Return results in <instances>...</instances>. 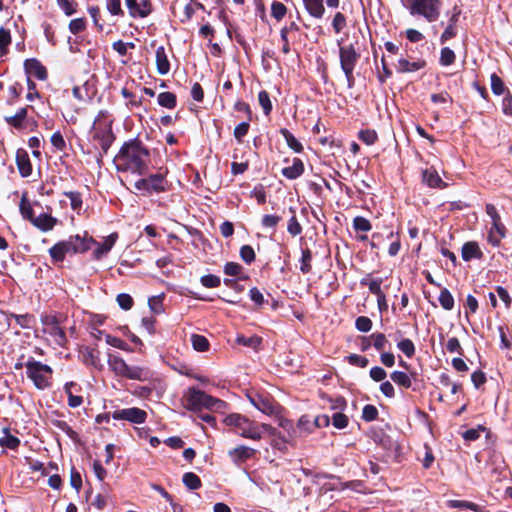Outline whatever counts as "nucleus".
I'll list each match as a JSON object with an SVG mask.
<instances>
[{
	"label": "nucleus",
	"mask_w": 512,
	"mask_h": 512,
	"mask_svg": "<svg viewBox=\"0 0 512 512\" xmlns=\"http://www.w3.org/2000/svg\"><path fill=\"white\" fill-rule=\"evenodd\" d=\"M149 162V150L139 140L124 143L114 158L118 171L139 175L147 171Z\"/></svg>",
	"instance_id": "nucleus-1"
},
{
	"label": "nucleus",
	"mask_w": 512,
	"mask_h": 512,
	"mask_svg": "<svg viewBox=\"0 0 512 512\" xmlns=\"http://www.w3.org/2000/svg\"><path fill=\"white\" fill-rule=\"evenodd\" d=\"M224 423L227 426L234 427L236 429L235 433L243 438L259 441L262 439L263 433H268L271 436L278 437L284 442H287V440L281 437V433L270 424L250 420L246 416L238 413L227 415L224 419Z\"/></svg>",
	"instance_id": "nucleus-2"
},
{
	"label": "nucleus",
	"mask_w": 512,
	"mask_h": 512,
	"mask_svg": "<svg viewBox=\"0 0 512 512\" xmlns=\"http://www.w3.org/2000/svg\"><path fill=\"white\" fill-rule=\"evenodd\" d=\"M19 208L22 217L31 222L33 226L42 232L52 230L58 222V220L51 215V208L48 205H46V210H41L39 214L36 215V211L33 210L27 194H23Z\"/></svg>",
	"instance_id": "nucleus-3"
},
{
	"label": "nucleus",
	"mask_w": 512,
	"mask_h": 512,
	"mask_svg": "<svg viewBox=\"0 0 512 512\" xmlns=\"http://www.w3.org/2000/svg\"><path fill=\"white\" fill-rule=\"evenodd\" d=\"M25 368L27 378L38 390H45L52 386L53 369L51 366L29 357L25 362Z\"/></svg>",
	"instance_id": "nucleus-4"
},
{
	"label": "nucleus",
	"mask_w": 512,
	"mask_h": 512,
	"mask_svg": "<svg viewBox=\"0 0 512 512\" xmlns=\"http://www.w3.org/2000/svg\"><path fill=\"white\" fill-rule=\"evenodd\" d=\"M185 401V407L191 411H201L203 408H218L223 403L220 399L214 398L195 387L189 388L185 395Z\"/></svg>",
	"instance_id": "nucleus-5"
},
{
	"label": "nucleus",
	"mask_w": 512,
	"mask_h": 512,
	"mask_svg": "<svg viewBox=\"0 0 512 512\" xmlns=\"http://www.w3.org/2000/svg\"><path fill=\"white\" fill-rule=\"evenodd\" d=\"M105 112H99L93 125V139L96 140L104 152H107L115 137L112 132L111 120L105 119Z\"/></svg>",
	"instance_id": "nucleus-6"
},
{
	"label": "nucleus",
	"mask_w": 512,
	"mask_h": 512,
	"mask_svg": "<svg viewBox=\"0 0 512 512\" xmlns=\"http://www.w3.org/2000/svg\"><path fill=\"white\" fill-rule=\"evenodd\" d=\"M440 0H412L409 11L412 16H422L428 22H435L440 16Z\"/></svg>",
	"instance_id": "nucleus-7"
},
{
	"label": "nucleus",
	"mask_w": 512,
	"mask_h": 512,
	"mask_svg": "<svg viewBox=\"0 0 512 512\" xmlns=\"http://www.w3.org/2000/svg\"><path fill=\"white\" fill-rule=\"evenodd\" d=\"M40 321L43 325V332L48 334L59 347H66L68 339L65 330L60 326V320L56 315L42 314Z\"/></svg>",
	"instance_id": "nucleus-8"
},
{
	"label": "nucleus",
	"mask_w": 512,
	"mask_h": 512,
	"mask_svg": "<svg viewBox=\"0 0 512 512\" xmlns=\"http://www.w3.org/2000/svg\"><path fill=\"white\" fill-rule=\"evenodd\" d=\"M340 63L347 80L350 82L353 76L354 67L358 61L359 55L352 45L341 46L339 50Z\"/></svg>",
	"instance_id": "nucleus-9"
},
{
	"label": "nucleus",
	"mask_w": 512,
	"mask_h": 512,
	"mask_svg": "<svg viewBox=\"0 0 512 512\" xmlns=\"http://www.w3.org/2000/svg\"><path fill=\"white\" fill-rule=\"evenodd\" d=\"M112 418L115 420H126L134 424H143L147 419L146 411L137 408L118 409L112 413Z\"/></svg>",
	"instance_id": "nucleus-10"
},
{
	"label": "nucleus",
	"mask_w": 512,
	"mask_h": 512,
	"mask_svg": "<svg viewBox=\"0 0 512 512\" xmlns=\"http://www.w3.org/2000/svg\"><path fill=\"white\" fill-rule=\"evenodd\" d=\"M166 181L162 173H157L148 178L141 179L135 183L138 190H146L148 192H160L166 189Z\"/></svg>",
	"instance_id": "nucleus-11"
},
{
	"label": "nucleus",
	"mask_w": 512,
	"mask_h": 512,
	"mask_svg": "<svg viewBox=\"0 0 512 512\" xmlns=\"http://www.w3.org/2000/svg\"><path fill=\"white\" fill-rule=\"evenodd\" d=\"M251 403L261 412L266 415H273L277 413L279 405L269 395L256 394L250 397Z\"/></svg>",
	"instance_id": "nucleus-12"
},
{
	"label": "nucleus",
	"mask_w": 512,
	"mask_h": 512,
	"mask_svg": "<svg viewBox=\"0 0 512 512\" xmlns=\"http://www.w3.org/2000/svg\"><path fill=\"white\" fill-rule=\"evenodd\" d=\"M66 241L71 254L85 253L92 244H96L92 237H81L80 235H72Z\"/></svg>",
	"instance_id": "nucleus-13"
},
{
	"label": "nucleus",
	"mask_w": 512,
	"mask_h": 512,
	"mask_svg": "<svg viewBox=\"0 0 512 512\" xmlns=\"http://www.w3.org/2000/svg\"><path fill=\"white\" fill-rule=\"evenodd\" d=\"M256 450L245 445H239L228 451V455L232 462L236 465H240L247 460L253 458L256 454Z\"/></svg>",
	"instance_id": "nucleus-14"
},
{
	"label": "nucleus",
	"mask_w": 512,
	"mask_h": 512,
	"mask_svg": "<svg viewBox=\"0 0 512 512\" xmlns=\"http://www.w3.org/2000/svg\"><path fill=\"white\" fill-rule=\"evenodd\" d=\"M152 376L153 374L149 368L129 366L128 364L125 366L124 372L121 375V377L138 381H148L152 378Z\"/></svg>",
	"instance_id": "nucleus-15"
},
{
	"label": "nucleus",
	"mask_w": 512,
	"mask_h": 512,
	"mask_svg": "<svg viewBox=\"0 0 512 512\" xmlns=\"http://www.w3.org/2000/svg\"><path fill=\"white\" fill-rule=\"evenodd\" d=\"M461 256L465 262L473 259L481 260L484 254L476 241H467L463 244L461 249Z\"/></svg>",
	"instance_id": "nucleus-16"
},
{
	"label": "nucleus",
	"mask_w": 512,
	"mask_h": 512,
	"mask_svg": "<svg viewBox=\"0 0 512 512\" xmlns=\"http://www.w3.org/2000/svg\"><path fill=\"white\" fill-rule=\"evenodd\" d=\"M126 5L132 17L143 18L151 12L149 0H141L139 3L136 0H126Z\"/></svg>",
	"instance_id": "nucleus-17"
},
{
	"label": "nucleus",
	"mask_w": 512,
	"mask_h": 512,
	"mask_svg": "<svg viewBox=\"0 0 512 512\" xmlns=\"http://www.w3.org/2000/svg\"><path fill=\"white\" fill-rule=\"evenodd\" d=\"M80 354L82 357V362L86 366H92L98 369L102 368L100 351L98 349L86 346L81 349Z\"/></svg>",
	"instance_id": "nucleus-18"
},
{
	"label": "nucleus",
	"mask_w": 512,
	"mask_h": 512,
	"mask_svg": "<svg viewBox=\"0 0 512 512\" xmlns=\"http://www.w3.org/2000/svg\"><path fill=\"white\" fill-rule=\"evenodd\" d=\"M64 391L68 396V406L71 408H77L83 404V397L75 395L74 392H80L81 387L76 382H67L64 385Z\"/></svg>",
	"instance_id": "nucleus-19"
},
{
	"label": "nucleus",
	"mask_w": 512,
	"mask_h": 512,
	"mask_svg": "<svg viewBox=\"0 0 512 512\" xmlns=\"http://www.w3.org/2000/svg\"><path fill=\"white\" fill-rule=\"evenodd\" d=\"M24 68L28 75L35 76L39 80H45L47 78L46 68L37 59L26 60Z\"/></svg>",
	"instance_id": "nucleus-20"
},
{
	"label": "nucleus",
	"mask_w": 512,
	"mask_h": 512,
	"mask_svg": "<svg viewBox=\"0 0 512 512\" xmlns=\"http://www.w3.org/2000/svg\"><path fill=\"white\" fill-rule=\"evenodd\" d=\"M67 254L71 253L66 240L57 242L49 249L53 264L63 262Z\"/></svg>",
	"instance_id": "nucleus-21"
},
{
	"label": "nucleus",
	"mask_w": 512,
	"mask_h": 512,
	"mask_svg": "<svg viewBox=\"0 0 512 512\" xmlns=\"http://www.w3.org/2000/svg\"><path fill=\"white\" fill-rule=\"evenodd\" d=\"M16 163L20 174L23 177H28L32 173V165L29 156L25 150H18L16 154Z\"/></svg>",
	"instance_id": "nucleus-22"
},
{
	"label": "nucleus",
	"mask_w": 512,
	"mask_h": 512,
	"mask_svg": "<svg viewBox=\"0 0 512 512\" xmlns=\"http://www.w3.org/2000/svg\"><path fill=\"white\" fill-rule=\"evenodd\" d=\"M416 375V372H411L410 374H407L406 372L403 371H393L390 374V378L398 386L405 389H409L412 386V378H415Z\"/></svg>",
	"instance_id": "nucleus-23"
},
{
	"label": "nucleus",
	"mask_w": 512,
	"mask_h": 512,
	"mask_svg": "<svg viewBox=\"0 0 512 512\" xmlns=\"http://www.w3.org/2000/svg\"><path fill=\"white\" fill-rule=\"evenodd\" d=\"M155 57L158 73L160 75L167 74L170 71V63L165 48L163 46H160L156 49Z\"/></svg>",
	"instance_id": "nucleus-24"
},
{
	"label": "nucleus",
	"mask_w": 512,
	"mask_h": 512,
	"mask_svg": "<svg viewBox=\"0 0 512 512\" xmlns=\"http://www.w3.org/2000/svg\"><path fill=\"white\" fill-rule=\"evenodd\" d=\"M118 239V233L113 232L108 235L103 243L98 244V247L94 250V256L96 259H100L104 254H107L112 247L115 245Z\"/></svg>",
	"instance_id": "nucleus-25"
},
{
	"label": "nucleus",
	"mask_w": 512,
	"mask_h": 512,
	"mask_svg": "<svg viewBox=\"0 0 512 512\" xmlns=\"http://www.w3.org/2000/svg\"><path fill=\"white\" fill-rule=\"evenodd\" d=\"M303 171V162L299 158H293L291 164L282 169V174L288 179H295L299 177Z\"/></svg>",
	"instance_id": "nucleus-26"
},
{
	"label": "nucleus",
	"mask_w": 512,
	"mask_h": 512,
	"mask_svg": "<svg viewBox=\"0 0 512 512\" xmlns=\"http://www.w3.org/2000/svg\"><path fill=\"white\" fill-rule=\"evenodd\" d=\"M425 65L424 61H409L405 58H400L397 62L396 69L400 73L415 72L423 68Z\"/></svg>",
	"instance_id": "nucleus-27"
},
{
	"label": "nucleus",
	"mask_w": 512,
	"mask_h": 512,
	"mask_svg": "<svg viewBox=\"0 0 512 512\" xmlns=\"http://www.w3.org/2000/svg\"><path fill=\"white\" fill-rule=\"evenodd\" d=\"M423 181L427 183L430 188L444 189L446 184L441 180L440 176L435 170L426 169L423 172Z\"/></svg>",
	"instance_id": "nucleus-28"
},
{
	"label": "nucleus",
	"mask_w": 512,
	"mask_h": 512,
	"mask_svg": "<svg viewBox=\"0 0 512 512\" xmlns=\"http://www.w3.org/2000/svg\"><path fill=\"white\" fill-rule=\"evenodd\" d=\"M3 433L4 435L0 438V446L16 451L20 446L19 438L12 435L7 427L3 428Z\"/></svg>",
	"instance_id": "nucleus-29"
},
{
	"label": "nucleus",
	"mask_w": 512,
	"mask_h": 512,
	"mask_svg": "<svg viewBox=\"0 0 512 512\" xmlns=\"http://www.w3.org/2000/svg\"><path fill=\"white\" fill-rule=\"evenodd\" d=\"M308 13L315 18H321L325 12L323 0H303Z\"/></svg>",
	"instance_id": "nucleus-30"
},
{
	"label": "nucleus",
	"mask_w": 512,
	"mask_h": 512,
	"mask_svg": "<svg viewBox=\"0 0 512 512\" xmlns=\"http://www.w3.org/2000/svg\"><path fill=\"white\" fill-rule=\"evenodd\" d=\"M447 506L450 508L468 509V510H471L474 512H485L484 507H481L474 502L465 501V500H449V501H447Z\"/></svg>",
	"instance_id": "nucleus-31"
},
{
	"label": "nucleus",
	"mask_w": 512,
	"mask_h": 512,
	"mask_svg": "<svg viewBox=\"0 0 512 512\" xmlns=\"http://www.w3.org/2000/svg\"><path fill=\"white\" fill-rule=\"evenodd\" d=\"M312 258V251L308 247L302 248L300 258V271L303 274H308L312 271Z\"/></svg>",
	"instance_id": "nucleus-32"
},
{
	"label": "nucleus",
	"mask_w": 512,
	"mask_h": 512,
	"mask_svg": "<svg viewBox=\"0 0 512 512\" xmlns=\"http://www.w3.org/2000/svg\"><path fill=\"white\" fill-rule=\"evenodd\" d=\"M281 135L284 137L288 147L296 153H300L303 150L302 144L296 139V137L286 128L280 130Z\"/></svg>",
	"instance_id": "nucleus-33"
},
{
	"label": "nucleus",
	"mask_w": 512,
	"mask_h": 512,
	"mask_svg": "<svg viewBox=\"0 0 512 512\" xmlns=\"http://www.w3.org/2000/svg\"><path fill=\"white\" fill-rule=\"evenodd\" d=\"M382 282V278H375L370 281L368 280V278H362L360 284L362 286H368L369 292L377 297L379 295L384 294V292L381 289Z\"/></svg>",
	"instance_id": "nucleus-34"
},
{
	"label": "nucleus",
	"mask_w": 512,
	"mask_h": 512,
	"mask_svg": "<svg viewBox=\"0 0 512 512\" xmlns=\"http://www.w3.org/2000/svg\"><path fill=\"white\" fill-rule=\"evenodd\" d=\"M191 343L194 350L198 352H206L209 350L210 343L208 339L200 334L191 335Z\"/></svg>",
	"instance_id": "nucleus-35"
},
{
	"label": "nucleus",
	"mask_w": 512,
	"mask_h": 512,
	"mask_svg": "<svg viewBox=\"0 0 512 512\" xmlns=\"http://www.w3.org/2000/svg\"><path fill=\"white\" fill-rule=\"evenodd\" d=\"M289 211L292 213V216L288 221L287 231L291 236L295 237L302 233V226L296 217L295 209L293 207H290Z\"/></svg>",
	"instance_id": "nucleus-36"
},
{
	"label": "nucleus",
	"mask_w": 512,
	"mask_h": 512,
	"mask_svg": "<svg viewBox=\"0 0 512 512\" xmlns=\"http://www.w3.org/2000/svg\"><path fill=\"white\" fill-rule=\"evenodd\" d=\"M108 364L111 370L118 376L122 375L125 366L127 365L125 360L118 355H110L108 359Z\"/></svg>",
	"instance_id": "nucleus-37"
},
{
	"label": "nucleus",
	"mask_w": 512,
	"mask_h": 512,
	"mask_svg": "<svg viewBox=\"0 0 512 512\" xmlns=\"http://www.w3.org/2000/svg\"><path fill=\"white\" fill-rule=\"evenodd\" d=\"M26 116H27V108L23 107V108H20L14 115L6 116L5 120L9 125H11L15 128H21L22 123H23L24 119L26 118Z\"/></svg>",
	"instance_id": "nucleus-38"
},
{
	"label": "nucleus",
	"mask_w": 512,
	"mask_h": 512,
	"mask_svg": "<svg viewBox=\"0 0 512 512\" xmlns=\"http://www.w3.org/2000/svg\"><path fill=\"white\" fill-rule=\"evenodd\" d=\"M439 303L444 310L450 311L454 307V297L447 288H442L438 297Z\"/></svg>",
	"instance_id": "nucleus-39"
},
{
	"label": "nucleus",
	"mask_w": 512,
	"mask_h": 512,
	"mask_svg": "<svg viewBox=\"0 0 512 512\" xmlns=\"http://www.w3.org/2000/svg\"><path fill=\"white\" fill-rule=\"evenodd\" d=\"M183 484L190 490H197L202 486L201 479L193 472H186L182 478Z\"/></svg>",
	"instance_id": "nucleus-40"
},
{
	"label": "nucleus",
	"mask_w": 512,
	"mask_h": 512,
	"mask_svg": "<svg viewBox=\"0 0 512 512\" xmlns=\"http://www.w3.org/2000/svg\"><path fill=\"white\" fill-rule=\"evenodd\" d=\"M12 317H14L16 323L24 329H32L34 324L36 323V319L33 314H13Z\"/></svg>",
	"instance_id": "nucleus-41"
},
{
	"label": "nucleus",
	"mask_w": 512,
	"mask_h": 512,
	"mask_svg": "<svg viewBox=\"0 0 512 512\" xmlns=\"http://www.w3.org/2000/svg\"><path fill=\"white\" fill-rule=\"evenodd\" d=\"M236 342L239 345H243L257 350L262 343V338L257 335H253L251 337H245L242 335L237 337Z\"/></svg>",
	"instance_id": "nucleus-42"
},
{
	"label": "nucleus",
	"mask_w": 512,
	"mask_h": 512,
	"mask_svg": "<svg viewBox=\"0 0 512 512\" xmlns=\"http://www.w3.org/2000/svg\"><path fill=\"white\" fill-rule=\"evenodd\" d=\"M372 338L373 347L377 351H382L386 348V346H390V343L384 333L375 332L370 335Z\"/></svg>",
	"instance_id": "nucleus-43"
},
{
	"label": "nucleus",
	"mask_w": 512,
	"mask_h": 512,
	"mask_svg": "<svg viewBox=\"0 0 512 512\" xmlns=\"http://www.w3.org/2000/svg\"><path fill=\"white\" fill-rule=\"evenodd\" d=\"M281 220H282V214H278V213L265 214L261 218V225L264 228L275 229Z\"/></svg>",
	"instance_id": "nucleus-44"
},
{
	"label": "nucleus",
	"mask_w": 512,
	"mask_h": 512,
	"mask_svg": "<svg viewBox=\"0 0 512 512\" xmlns=\"http://www.w3.org/2000/svg\"><path fill=\"white\" fill-rule=\"evenodd\" d=\"M397 347L401 350L406 357L412 358L415 355V345L409 338H404L397 343Z\"/></svg>",
	"instance_id": "nucleus-45"
},
{
	"label": "nucleus",
	"mask_w": 512,
	"mask_h": 512,
	"mask_svg": "<svg viewBox=\"0 0 512 512\" xmlns=\"http://www.w3.org/2000/svg\"><path fill=\"white\" fill-rule=\"evenodd\" d=\"M158 104L166 108H174L176 105V97L171 92H162L158 95Z\"/></svg>",
	"instance_id": "nucleus-46"
},
{
	"label": "nucleus",
	"mask_w": 512,
	"mask_h": 512,
	"mask_svg": "<svg viewBox=\"0 0 512 512\" xmlns=\"http://www.w3.org/2000/svg\"><path fill=\"white\" fill-rule=\"evenodd\" d=\"M457 21V15H453L451 20H450V24L446 27V29L444 30V32L442 33L441 37H440V41L441 43H445L446 41H448L449 39L453 38L455 35H456V27H455V23Z\"/></svg>",
	"instance_id": "nucleus-47"
},
{
	"label": "nucleus",
	"mask_w": 512,
	"mask_h": 512,
	"mask_svg": "<svg viewBox=\"0 0 512 512\" xmlns=\"http://www.w3.org/2000/svg\"><path fill=\"white\" fill-rule=\"evenodd\" d=\"M11 44V34L9 30L0 27V55L7 53L8 47Z\"/></svg>",
	"instance_id": "nucleus-48"
},
{
	"label": "nucleus",
	"mask_w": 512,
	"mask_h": 512,
	"mask_svg": "<svg viewBox=\"0 0 512 512\" xmlns=\"http://www.w3.org/2000/svg\"><path fill=\"white\" fill-rule=\"evenodd\" d=\"M297 427L307 433H312L315 430L314 419L309 415H302L298 420Z\"/></svg>",
	"instance_id": "nucleus-49"
},
{
	"label": "nucleus",
	"mask_w": 512,
	"mask_h": 512,
	"mask_svg": "<svg viewBox=\"0 0 512 512\" xmlns=\"http://www.w3.org/2000/svg\"><path fill=\"white\" fill-rule=\"evenodd\" d=\"M373 322L367 316H359L355 320V328L360 331L367 333L372 329Z\"/></svg>",
	"instance_id": "nucleus-50"
},
{
	"label": "nucleus",
	"mask_w": 512,
	"mask_h": 512,
	"mask_svg": "<svg viewBox=\"0 0 512 512\" xmlns=\"http://www.w3.org/2000/svg\"><path fill=\"white\" fill-rule=\"evenodd\" d=\"M287 9L286 6L279 2L273 1L271 4V15L277 20L280 21L286 15Z\"/></svg>",
	"instance_id": "nucleus-51"
},
{
	"label": "nucleus",
	"mask_w": 512,
	"mask_h": 512,
	"mask_svg": "<svg viewBox=\"0 0 512 512\" xmlns=\"http://www.w3.org/2000/svg\"><path fill=\"white\" fill-rule=\"evenodd\" d=\"M52 424L54 427L60 429L71 439H75L77 437V433L72 429V427L64 420H52Z\"/></svg>",
	"instance_id": "nucleus-52"
},
{
	"label": "nucleus",
	"mask_w": 512,
	"mask_h": 512,
	"mask_svg": "<svg viewBox=\"0 0 512 512\" xmlns=\"http://www.w3.org/2000/svg\"><path fill=\"white\" fill-rule=\"evenodd\" d=\"M455 53L449 47H444L441 49L440 53V64L443 66H449L455 61Z\"/></svg>",
	"instance_id": "nucleus-53"
},
{
	"label": "nucleus",
	"mask_w": 512,
	"mask_h": 512,
	"mask_svg": "<svg viewBox=\"0 0 512 512\" xmlns=\"http://www.w3.org/2000/svg\"><path fill=\"white\" fill-rule=\"evenodd\" d=\"M240 257L248 265L254 262L256 255L253 247L250 245H243L240 248Z\"/></svg>",
	"instance_id": "nucleus-54"
},
{
	"label": "nucleus",
	"mask_w": 512,
	"mask_h": 512,
	"mask_svg": "<svg viewBox=\"0 0 512 512\" xmlns=\"http://www.w3.org/2000/svg\"><path fill=\"white\" fill-rule=\"evenodd\" d=\"M200 283L206 288H217L221 284V279L217 275L208 274L200 278Z\"/></svg>",
	"instance_id": "nucleus-55"
},
{
	"label": "nucleus",
	"mask_w": 512,
	"mask_h": 512,
	"mask_svg": "<svg viewBox=\"0 0 512 512\" xmlns=\"http://www.w3.org/2000/svg\"><path fill=\"white\" fill-rule=\"evenodd\" d=\"M358 137L366 145H373L378 139L376 131L370 129L361 130L358 133Z\"/></svg>",
	"instance_id": "nucleus-56"
},
{
	"label": "nucleus",
	"mask_w": 512,
	"mask_h": 512,
	"mask_svg": "<svg viewBox=\"0 0 512 512\" xmlns=\"http://www.w3.org/2000/svg\"><path fill=\"white\" fill-rule=\"evenodd\" d=\"M353 227L356 231L368 232L372 229V225L368 219L357 216L353 219Z\"/></svg>",
	"instance_id": "nucleus-57"
},
{
	"label": "nucleus",
	"mask_w": 512,
	"mask_h": 512,
	"mask_svg": "<svg viewBox=\"0 0 512 512\" xmlns=\"http://www.w3.org/2000/svg\"><path fill=\"white\" fill-rule=\"evenodd\" d=\"M347 362L352 366H357L360 368L367 367L369 360L367 357L358 355V354H350L346 357Z\"/></svg>",
	"instance_id": "nucleus-58"
},
{
	"label": "nucleus",
	"mask_w": 512,
	"mask_h": 512,
	"mask_svg": "<svg viewBox=\"0 0 512 512\" xmlns=\"http://www.w3.org/2000/svg\"><path fill=\"white\" fill-rule=\"evenodd\" d=\"M378 417V409L371 404H367L363 407L362 410V419L366 422H371L376 420Z\"/></svg>",
	"instance_id": "nucleus-59"
},
{
	"label": "nucleus",
	"mask_w": 512,
	"mask_h": 512,
	"mask_svg": "<svg viewBox=\"0 0 512 512\" xmlns=\"http://www.w3.org/2000/svg\"><path fill=\"white\" fill-rule=\"evenodd\" d=\"M491 81V90L495 95H502L505 90V85L502 79L493 73L490 77Z\"/></svg>",
	"instance_id": "nucleus-60"
},
{
	"label": "nucleus",
	"mask_w": 512,
	"mask_h": 512,
	"mask_svg": "<svg viewBox=\"0 0 512 512\" xmlns=\"http://www.w3.org/2000/svg\"><path fill=\"white\" fill-rule=\"evenodd\" d=\"M349 419L347 415L337 412L332 416V425L337 429H344L348 426Z\"/></svg>",
	"instance_id": "nucleus-61"
},
{
	"label": "nucleus",
	"mask_w": 512,
	"mask_h": 512,
	"mask_svg": "<svg viewBox=\"0 0 512 512\" xmlns=\"http://www.w3.org/2000/svg\"><path fill=\"white\" fill-rule=\"evenodd\" d=\"M258 100L265 115H268L272 110V103L269 94L266 91H260L258 94Z\"/></svg>",
	"instance_id": "nucleus-62"
},
{
	"label": "nucleus",
	"mask_w": 512,
	"mask_h": 512,
	"mask_svg": "<svg viewBox=\"0 0 512 512\" xmlns=\"http://www.w3.org/2000/svg\"><path fill=\"white\" fill-rule=\"evenodd\" d=\"M116 301L124 310H130L134 304L133 298L127 293H120L117 295Z\"/></svg>",
	"instance_id": "nucleus-63"
},
{
	"label": "nucleus",
	"mask_w": 512,
	"mask_h": 512,
	"mask_svg": "<svg viewBox=\"0 0 512 512\" xmlns=\"http://www.w3.org/2000/svg\"><path fill=\"white\" fill-rule=\"evenodd\" d=\"M369 375L375 382H382L387 377V372L380 366H374L370 369Z\"/></svg>",
	"instance_id": "nucleus-64"
}]
</instances>
